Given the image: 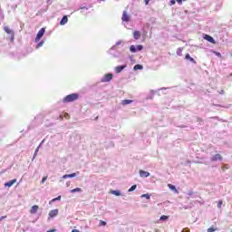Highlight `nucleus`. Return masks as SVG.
Listing matches in <instances>:
<instances>
[{
    "instance_id": "0eeeda50",
    "label": "nucleus",
    "mask_w": 232,
    "mask_h": 232,
    "mask_svg": "<svg viewBox=\"0 0 232 232\" xmlns=\"http://www.w3.org/2000/svg\"><path fill=\"white\" fill-rule=\"evenodd\" d=\"M121 20L124 21L125 23H130V15L126 11L123 12Z\"/></svg>"
},
{
    "instance_id": "c03bdc74",
    "label": "nucleus",
    "mask_w": 232,
    "mask_h": 232,
    "mask_svg": "<svg viewBox=\"0 0 232 232\" xmlns=\"http://www.w3.org/2000/svg\"><path fill=\"white\" fill-rule=\"evenodd\" d=\"M11 41L14 42V34H11Z\"/></svg>"
},
{
    "instance_id": "37998d69",
    "label": "nucleus",
    "mask_w": 232,
    "mask_h": 232,
    "mask_svg": "<svg viewBox=\"0 0 232 232\" xmlns=\"http://www.w3.org/2000/svg\"><path fill=\"white\" fill-rule=\"evenodd\" d=\"M182 232H189V229L185 228V229L182 230Z\"/></svg>"
},
{
    "instance_id": "3c124183",
    "label": "nucleus",
    "mask_w": 232,
    "mask_h": 232,
    "mask_svg": "<svg viewBox=\"0 0 232 232\" xmlns=\"http://www.w3.org/2000/svg\"><path fill=\"white\" fill-rule=\"evenodd\" d=\"M161 90H166L165 88H161Z\"/></svg>"
},
{
    "instance_id": "c85d7f7f",
    "label": "nucleus",
    "mask_w": 232,
    "mask_h": 232,
    "mask_svg": "<svg viewBox=\"0 0 232 232\" xmlns=\"http://www.w3.org/2000/svg\"><path fill=\"white\" fill-rule=\"evenodd\" d=\"M144 47L142 45H137L136 46V50L137 52H140V50H142Z\"/></svg>"
},
{
    "instance_id": "f257e3e1",
    "label": "nucleus",
    "mask_w": 232,
    "mask_h": 232,
    "mask_svg": "<svg viewBox=\"0 0 232 232\" xmlns=\"http://www.w3.org/2000/svg\"><path fill=\"white\" fill-rule=\"evenodd\" d=\"M77 99H79V94L72 93L65 96L63 100V102H73V101H77Z\"/></svg>"
},
{
    "instance_id": "a878e982",
    "label": "nucleus",
    "mask_w": 232,
    "mask_h": 232,
    "mask_svg": "<svg viewBox=\"0 0 232 232\" xmlns=\"http://www.w3.org/2000/svg\"><path fill=\"white\" fill-rule=\"evenodd\" d=\"M137 189V185L131 186V188H129L128 192L131 193V191H135Z\"/></svg>"
},
{
    "instance_id": "dca6fc26",
    "label": "nucleus",
    "mask_w": 232,
    "mask_h": 232,
    "mask_svg": "<svg viewBox=\"0 0 232 232\" xmlns=\"http://www.w3.org/2000/svg\"><path fill=\"white\" fill-rule=\"evenodd\" d=\"M4 30L5 34H8L9 35H14V32L12 31V29L8 28V26H5Z\"/></svg>"
},
{
    "instance_id": "20e7f679",
    "label": "nucleus",
    "mask_w": 232,
    "mask_h": 232,
    "mask_svg": "<svg viewBox=\"0 0 232 232\" xmlns=\"http://www.w3.org/2000/svg\"><path fill=\"white\" fill-rule=\"evenodd\" d=\"M79 171H77V172H74V173H72V174H65V175H63V177H62V179H73V178H75V177H77L78 175H79Z\"/></svg>"
},
{
    "instance_id": "b1692460",
    "label": "nucleus",
    "mask_w": 232,
    "mask_h": 232,
    "mask_svg": "<svg viewBox=\"0 0 232 232\" xmlns=\"http://www.w3.org/2000/svg\"><path fill=\"white\" fill-rule=\"evenodd\" d=\"M130 51L132 53H136V52H137V47H135V45H130Z\"/></svg>"
},
{
    "instance_id": "603ef678",
    "label": "nucleus",
    "mask_w": 232,
    "mask_h": 232,
    "mask_svg": "<svg viewBox=\"0 0 232 232\" xmlns=\"http://www.w3.org/2000/svg\"><path fill=\"white\" fill-rule=\"evenodd\" d=\"M230 76H232V73L230 74Z\"/></svg>"
},
{
    "instance_id": "4468645a",
    "label": "nucleus",
    "mask_w": 232,
    "mask_h": 232,
    "mask_svg": "<svg viewBox=\"0 0 232 232\" xmlns=\"http://www.w3.org/2000/svg\"><path fill=\"white\" fill-rule=\"evenodd\" d=\"M66 23H68V16H63L60 22L61 26H64V24H66Z\"/></svg>"
},
{
    "instance_id": "a211bd4d",
    "label": "nucleus",
    "mask_w": 232,
    "mask_h": 232,
    "mask_svg": "<svg viewBox=\"0 0 232 232\" xmlns=\"http://www.w3.org/2000/svg\"><path fill=\"white\" fill-rule=\"evenodd\" d=\"M168 188H169V189H170L171 191H174V193H179V190L177 189V187H175L174 185L169 184V185H168Z\"/></svg>"
},
{
    "instance_id": "e433bc0d",
    "label": "nucleus",
    "mask_w": 232,
    "mask_h": 232,
    "mask_svg": "<svg viewBox=\"0 0 232 232\" xmlns=\"http://www.w3.org/2000/svg\"><path fill=\"white\" fill-rule=\"evenodd\" d=\"M80 10H88V7H86V6H80Z\"/></svg>"
},
{
    "instance_id": "c9c22d12",
    "label": "nucleus",
    "mask_w": 232,
    "mask_h": 232,
    "mask_svg": "<svg viewBox=\"0 0 232 232\" xmlns=\"http://www.w3.org/2000/svg\"><path fill=\"white\" fill-rule=\"evenodd\" d=\"M217 231V229L213 228V227H210L208 229V232H215Z\"/></svg>"
},
{
    "instance_id": "4c0bfd02",
    "label": "nucleus",
    "mask_w": 232,
    "mask_h": 232,
    "mask_svg": "<svg viewBox=\"0 0 232 232\" xmlns=\"http://www.w3.org/2000/svg\"><path fill=\"white\" fill-rule=\"evenodd\" d=\"M177 1V3L179 4V5H182V1H186V0H176Z\"/></svg>"
},
{
    "instance_id": "58836bf2",
    "label": "nucleus",
    "mask_w": 232,
    "mask_h": 232,
    "mask_svg": "<svg viewBox=\"0 0 232 232\" xmlns=\"http://www.w3.org/2000/svg\"><path fill=\"white\" fill-rule=\"evenodd\" d=\"M187 195H188V197H191V195H193V191H188Z\"/></svg>"
},
{
    "instance_id": "7c9ffc66",
    "label": "nucleus",
    "mask_w": 232,
    "mask_h": 232,
    "mask_svg": "<svg viewBox=\"0 0 232 232\" xmlns=\"http://www.w3.org/2000/svg\"><path fill=\"white\" fill-rule=\"evenodd\" d=\"M222 204H223V201L219 200L218 203V209H220V208H222Z\"/></svg>"
},
{
    "instance_id": "6e6552de",
    "label": "nucleus",
    "mask_w": 232,
    "mask_h": 232,
    "mask_svg": "<svg viewBox=\"0 0 232 232\" xmlns=\"http://www.w3.org/2000/svg\"><path fill=\"white\" fill-rule=\"evenodd\" d=\"M150 175L151 174L146 170H140V177H141V179H146L150 177Z\"/></svg>"
},
{
    "instance_id": "cd10ccee",
    "label": "nucleus",
    "mask_w": 232,
    "mask_h": 232,
    "mask_svg": "<svg viewBox=\"0 0 232 232\" xmlns=\"http://www.w3.org/2000/svg\"><path fill=\"white\" fill-rule=\"evenodd\" d=\"M44 44V41H41L40 43H38V44L36 45V49L41 48V46H43Z\"/></svg>"
},
{
    "instance_id": "f704fd0d",
    "label": "nucleus",
    "mask_w": 232,
    "mask_h": 232,
    "mask_svg": "<svg viewBox=\"0 0 232 232\" xmlns=\"http://www.w3.org/2000/svg\"><path fill=\"white\" fill-rule=\"evenodd\" d=\"M100 226H106V222L103 220H100Z\"/></svg>"
},
{
    "instance_id": "9b49d317",
    "label": "nucleus",
    "mask_w": 232,
    "mask_h": 232,
    "mask_svg": "<svg viewBox=\"0 0 232 232\" xmlns=\"http://www.w3.org/2000/svg\"><path fill=\"white\" fill-rule=\"evenodd\" d=\"M15 182H17V179H13V180H10V181L5 183V188H12V186H13L14 184H15Z\"/></svg>"
},
{
    "instance_id": "4be33fe9",
    "label": "nucleus",
    "mask_w": 232,
    "mask_h": 232,
    "mask_svg": "<svg viewBox=\"0 0 232 232\" xmlns=\"http://www.w3.org/2000/svg\"><path fill=\"white\" fill-rule=\"evenodd\" d=\"M144 67L140 64H136L134 67H133V70L134 72H137V70H143Z\"/></svg>"
},
{
    "instance_id": "f03ea898",
    "label": "nucleus",
    "mask_w": 232,
    "mask_h": 232,
    "mask_svg": "<svg viewBox=\"0 0 232 232\" xmlns=\"http://www.w3.org/2000/svg\"><path fill=\"white\" fill-rule=\"evenodd\" d=\"M111 79H113V74L107 73L101 79V82H110V81H111Z\"/></svg>"
},
{
    "instance_id": "39448f33",
    "label": "nucleus",
    "mask_w": 232,
    "mask_h": 232,
    "mask_svg": "<svg viewBox=\"0 0 232 232\" xmlns=\"http://www.w3.org/2000/svg\"><path fill=\"white\" fill-rule=\"evenodd\" d=\"M211 162H217L218 160H222V155L216 154L210 158Z\"/></svg>"
},
{
    "instance_id": "a19ab883",
    "label": "nucleus",
    "mask_w": 232,
    "mask_h": 232,
    "mask_svg": "<svg viewBox=\"0 0 232 232\" xmlns=\"http://www.w3.org/2000/svg\"><path fill=\"white\" fill-rule=\"evenodd\" d=\"M144 1H145L146 6H148V5H150V0H144Z\"/></svg>"
},
{
    "instance_id": "5701e85b",
    "label": "nucleus",
    "mask_w": 232,
    "mask_h": 232,
    "mask_svg": "<svg viewBox=\"0 0 232 232\" xmlns=\"http://www.w3.org/2000/svg\"><path fill=\"white\" fill-rule=\"evenodd\" d=\"M111 195H115L116 197H121V191L120 190H111Z\"/></svg>"
},
{
    "instance_id": "393cba45",
    "label": "nucleus",
    "mask_w": 232,
    "mask_h": 232,
    "mask_svg": "<svg viewBox=\"0 0 232 232\" xmlns=\"http://www.w3.org/2000/svg\"><path fill=\"white\" fill-rule=\"evenodd\" d=\"M141 198H147V200H150V198H151V196L150 194H142Z\"/></svg>"
},
{
    "instance_id": "423d86ee",
    "label": "nucleus",
    "mask_w": 232,
    "mask_h": 232,
    "mask_svg": "<svg viewBox=\"0 0 232 232\" xmlns=\"http://www.w3.org/2000/svg\"><path fill=\"white\" fill-rule=\"evenodd\" d=\"M57 215H59V209L55 208V209H53L49 212V217L51 218H53L55 217H57Z\"/></svg>"
},
{
    "instance_id": "2eb2a0df",
    "label": "nucleus",
    "mask_w": 232,
    "mask_h": 232,
    "mask_svg": "<svg viewBox=\"0 0 232 232\" xmlns=\"http://www.w3.org/2000/svg\"><path fill=\"white\" fill-rule=\"evenodd\" d=\"M133 37L136 41H138V39H140V32L139 31H134L133 32Z\"/></svg>"
},
{
    "instance_id": "864d4df0",
    "label": "nucleus",
    "mask_w": 232,
    "mask_h": 232,
    "mask_svg": "<svg viewBox=\"0 0 232 232\" xmlns=\"http://www.w3.org/2000/svg\"><path fill=\"white\" fill-rule=\"evenodd\" d=\"M102 1H104V0H102Z\"/></svg>"
},
{
    "instance_id": "ea45409f",
    "label": "nucleus",
    "mask_w": 232,
    "mask_h": 232,
    "mask_svg": "<svg viewBox=\"0 0 232 232\" xmlns=\"http://www.w3.org/2000/svg\"><path fill=\"white\" fill-rule=\"evenodd\" d=\"M5 218H6V216H2V217L0 218V222H1L2 220H5Z\"/></svg>"
},
{
    "instance_id": "a18cd8bd",
    "label": "nucleus",
    "mask_w": 232,
    "mask_h": 232,
    "mask_svg": "<svg viewBox=\"0 0 232 232\" xmlns=\"http://www.w3.org/2000/svg\"><path fill=\"white\" fill-rule=\"evenodd\" d=\"M72 232H81L78 229H72Z\"/></svg>"
},
{
    "instance_id": "49530a36",
    "label": "nucleus",
    "mask_w": 232,
    "mask_h": 232,
    "mask_svg": "<svg viewBox=\"0 0 232 232\" xmlns=\"http://www.w3.org/2000/svg\"><path fill=\"white\" fill-rule=\"evenodd\" d=\"M67 188H70V181L66 183Z\"/></svg>"
},
{
    "instance_id": "473e14b6",
    "label": "nucleus",
    "mask_w": 232,
    "mask_h": 232,
    "mask_svg": "<svg viewBox=\"0 0 232 232\" xmlns=\"http://www.w3.org/2000/svg\"><path fill=\"white\" fill-rule=\"evenodd\" d=\"M176 1L177 0H170V2H169L170 6H173V5H175Z\"/></svg>"
},
{
    "instance_id": "bb28decb",
    "label": "nucleus",
    "mask_w": 232,
    "mask_h": 232,
    "mask_svg": "<svg viewBox=\"0 0 232 232\" xmlns=\"http://www.w3.org/2000/svg\"><path fill=\"white\" fill-rule=\"evenodd\" d=\"M182 50H184L183 48H178V50H177V55H182Z\"/></svg>"
},
{
    "instance_id": "f3484780",
    "label": "nucleus",
    "mask_w": 232,
    "mask_h": 232,
    "mask_svg": "<svg viewBox=\"0 0 232 232\" xmlns=\"http://www.w3.org/2000/svg\"><path fill=\"white\" fill-rule=\"evenodd\" d=\"M121 46H124V41H121V40L118 41L116 43V44L111 47V50H115V47L116 46H121Z\"/></svg>"
},
{
    "instance_id": "c756f323",
    "label": "nucleus",
    "mask_w": 232,
    "mask_h": 232,
    "mask_svg": "<svg viewBox=\"0 0 232 232\" xmlns=\"http://www.w3.org/2000/svg\"><path fill=\"white\" fill-rule=\"evenodd\" d=\"M168 218H169V217L168 216H161L160 218V220H168Z\"/></svg>"
},
{
    "instance_id": "2f4dec72",
    "label": "nucleus",
    "mask_w": 232,
    "mask_h": 232,
    "mask_svg": "<svg viewBox=\"0 0 232 232\" xmlns=\"http://www.w3.org/2000/svg\"><path fill=\"white\" fill-rule=\"evenodd\" d=\"M46 180H48V177L47 176L43 178L42 184H44V182H46Z\"/></svg>"
},
{
    "instance_id": "9d476101",
    "label": "nucleus",
    "mask_w": 232,
    "mask_h": 232,
    "mask_svg": "<svg viewBox=\"0 0 232 232\" xmlns=\"http://www.w3.org/2000/svg\"><path fill=\"white\" fill-rule=\"evenodd\" d=\"M38 210H39V206L34 205L30 209V213L31 215H35V213H37Z\"/></svg>"
},
{
    "instance_id": "412c9836",
    "label": "nucleus",
    "mask_w": 232,
    "mask_h": 232,
    "mask_svg": "<svg viewBox=\"0 0 232 232\" xmlns=\"http://www.w3.org/2000/svg\"><path fill=\"white\" fill-rule=\"evenodd\" d=\"M43 142H44V140H43L40 145L36 148L34 154V159H35V157H37V153H39V148H41V146L43 145Z\"/></svg>"
},
{
    "instance_id": "1a4fd4ad",
    "label": "nucleus",
    "mask_w": 232,
    "mask_h": 232,
    "mask_svg": "<svg viewBox=\"0 0 232 232\" xmlns=\"http://www.w3.org/2000/svg\"><path fill=\"white\" fill-rule=\"evenodd\" d=\"M204 39L206 41H208V43H211L212 44H215V39L212 36H210L209 34H205Z\"/></svg>"
},
{
    "instance_id": "7ed1b4c3",
    "label": "nucleus",
    "mask_w": 232,
    "mask_h": 232,
    "mask_svg": "<svg viewBox=\"0 0 232 232\" xmlns=\"http://www.w3.org/2000/svg\"><path fill=\"white\" fill-rule=\"evenodd\" d=\"M44 32H45V29L44 28H42L36 37H35V43H39V41H41V39L43 38V35H44Z\"/></svg>"
},
{
    "instance_id": "de8ad7c7",
    "label": "nucleus",
    "mask_w": 232,
    "mask_h": 232,
    "mask_svg": "<svg viewBox=\"0 0 232 232\" xmlns=\"http://www.w3.org/2000/svg\"><path fill=\"white\" fill-rule=\"evenodd\" d=\"M184 208V209H188L189 207H188V206H185V207H183Z\"/></svg>"
},
{
    "instance_id": "aec40b11",
    "label": "nucleus",
    "mask_w": 232,
    "mask_h": 232,
    "mask_svg": "<svg viewBox=\"0 0 232 232\" xmlns=\"http://www.w3.org/2000/svg\"><path fill=\"white\" fill-rule=\"evenodd\" d=\"M131 102H133L132 100H123V101H121L122 106H127V104H131Z\"/></svg>"
},
{
    "instance_id": "ddd939ff",
    "label": "nucleus",
    "mask_w": 232,
    "mask_h": 232,
    "mask_svg": "<svg viewBox=\"0 0 232 232\" xmlns=\"http://www.w3.org/2000/svg\"><path fill=\"white\" fill-rule=\"evenodd\" d=\"M185 59L187 61H190V63H193L194 64H197V61H195V59H193L189 53H187L186 56H185Z\"/></svg>"
},
{
    "instance_id": "09e8293b",
    "label": "nucleus",
    "mask_w": 232,
    "mask_h": 232,
    "mask_svg": "<svg viewBox=\"0 0 232 232\" xmlns=\"http://www.w3.org/2000/svg\"><path fill=\"white\" fill-rule=\"evenodd\" d=\"M219 93H221V95L224 94V90H222Z\"/></svg>"
},
{
    "instance_id": "72a5a7b5",
    "label": "nucleus",
    "mask_w": 232,
    "mask_h": 232,
    "mask_svg": "<svg viewBox=\"0 0 232 232\" xmlns=\"http://www.w3.org/2000/svg\"><path fill=\"white\" fill-rule=\"evenodd\" d=\"M57 200H61V196H58L57 198H53V202H55V201H57Z\"/></svg>"
},
{
    "instance_id": "f8f14e48",
    "label": "nucleus",
    "mask_w": 232,
    "mask_h": 232,
    "mask_svg": "<svg viewBox=\"0 0 232 232\" xmlns=\"http://www.w3.org/2000/svg\"><path fill=\"white\" fill-rule=\"evenodd\" d=\"M126 64L125 65H120V66H117L115 67V72L116 73H121V72H122V70H124V68H126Z\"/></svg>"
},
{
    "instance_id": "8fccbe9b",
    "label": "nucleus",
    "mask_w": 232,
    "mask_h": 232,
    "mask_svg": "<svg viewBox=\"0 0 232 232\" xmlns=\"http://www.w3.org/2000/svg\"><path fill=\"white\" fill-rule=\"evenodd\" d=\"M218 57H220V53H218Z\"/></svg>"
},
{
    "instance_id": "79ce46f5",
    "label": "nucleus",
    "mask_w": 232,
    "mask_h": 232,
    "mask_svg": "<svg viewBox=\"0 0 232 232\" xmlns=\"http://www.w3.org/2000/svg\"><path fill=\"white\" fill-rule=\"evenodd\" d=\"M57 231L56 229H50V230H47V232H55Z\"/></svg>"
},
{
    "instance_id": "6ab92c4d",
    "label": "nucleus",
    "mask_w": 232,
    "mask_h": 232,
    "mask_svg": "<svg viewBox=\"0 0 232 232\" xmlns=\"http://www.w3.org/2000/svg\"><path fill=\"white\" fill-rule=\"evenodd\" d=\"M70 192L71 193H82V188H76L71 189Z\"/></svg>"
}]
</instances>
